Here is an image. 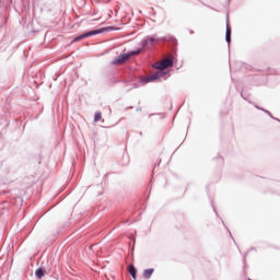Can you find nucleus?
Listing matches in <instances>:
<instances>
[{"mask_svg": "<svg viewBox=\"0 0 280 280\" xmlns=\"http://www.w3.org/2000/svg\"><path fill=\"white\" fill-rule=\"evenodd\" d=\"M149 40H150V43H154L155 39H154V37H150Z\"/></svg>", "mask_w": 280, "mask_h": 280, "instance_id": "nucleus-10", "label": "nucleus"}, {"mask_svg": "<svg viewBox=\"0 0 280 280\" xmlns=\"http://www.w3.org/2000/svg\"><path fill=\"white\" fill-rule=\"evenodd\" d=\"M102 120V113L101 112H96L94 115V121H101Z\"/></svg>", "mask_w": 280, "mask_h": 280, "instance_id": "nucleus-8", "label": "nucleus"}, {"mask_svg": "<svg viewBox=\"0 0 280 280\" xmlns=\"http://www.w3.org/2000/svg\"><path fill=\"white\" fill-rule=\"evenodd\" d=\"M139 54H141V49H137V50H133L130 52L122 54V55L118 56L116 59H114L112 61V65H115V66L124 65L125 62H128V60H130V58H132V56H139Z\"/></svg>", "mask_w": 280, "mask_h": 280, "instance_id": "nucleus-2", "label": "nucleus"}, {"mask_svg": "<svg viewBox=\"0 0 280 280\" xmlns=\"http://www.w3.org/2000/svg\"><path fill=\"white\" fill-rule=\"evenodd\" d=\"M128 272L131 275L132 279L137 280V268H135L132 265H129Z\"/></svg>", "mask_w": 280, "mask_h": 280, "instance_id": "nucleus-4", "label": "nucleus"}, {"mask_svg": "<svg viewBox=\"0 0 280 280\" xmlns=\"http://www.w3.org/2000/svg\"><path fill=\"white\" fill-rule=\"evenodd\" d=\"M35 275L37 279H43L45 277V271H43L40 268L35 271Z\"/></svg>", "mask_w": 280, "mask_h": 280, "instance_id": "nucleus-6", "label": "nucleus"}, {"mask_svg": "<svg viewBox=\"0 0 280 280\" xmlns=\"http://www.w3.org/2000/svg\"><path fill=\"white\" fill-rule=\"evenodd\" d=\"M113 30H115L113 26H108L106 28L91 31V32L84 33L80 36H77L73 39V43H78V40H82V38H89V36H95V34H102V32H110Z\"/></svg>", "mask_w": 280, "mask_h": 280, "instance_id": "nucleus-3", "label": "nucleus"}, {"mask_svg": "<svg viewBox=\"0 0 280 280\" xmlns=\"http://www.w3.org/2000/svg\"><path fill=\"white\" fill-rule=\"evenodd\" d=\"M225 40L226 43H231V28H226V33H225Z\"/></svg>", "mask_w": 280, "mask_h": 280, "instance_id": "nucleus-7", "label": "nucleus"}, {"mask_svg": "<svg viewBox=\"0 0 280 280\" xmlns=\"http://www.w3.org/2000/svg\"><path fill=\"white\" fill-rule=\"evenodd\" d=\"M172 65H174V62L170 59H163L162 61L155 62L153 65V69H158L159 71L147 77L144 79V82H154V80H159L161 78H163L165 75V69H167L168 67H172Z\"/></svg>", "mask_w": 280, "mask_h": 280, "instance_id": "nucleus-1", "label": "nucleus"}, {"mask_svg": "<svg viewBox=\"0 0 280 280\" xmlns=\"http://www.w3.org/2000/svg\"><path fill=\"white\" fill-rule=\"evenodd\" d=\"M153 273H154V269H145L143 271V277L144 279H150V277H152Z\"/></svg>", "mask_w": 280, "mask_h": 280, "instance_id": "nucleus-5", "label": "nucleus"}, {"mask_svg": "<svg viewBox=\"0 0 280 280\" xmlns=\"http://www.w3.org/2000/svg\"><path fill=\"white\" fill-rule=\"evenodd\" d=\"M145 45H148V39L143 42L142 47H145Z\"/></svg>", "mask_w": 280, "mask_h": 280, "instance_id": "nucleus-9", "label": "nucleus"}]
</instances>
